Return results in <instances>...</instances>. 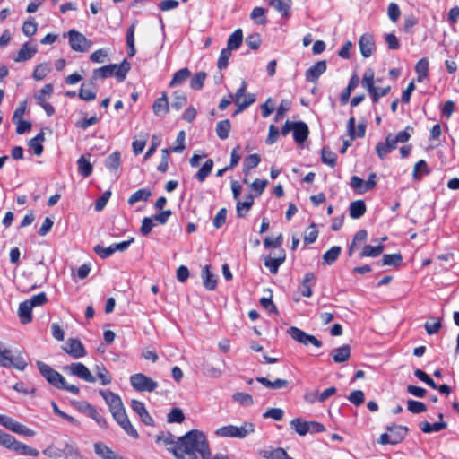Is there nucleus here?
<instances>
[{"label": "nucleus", "instance_id": "1", "mask_svg": "<svg viewBox=\"0 0 459 459\" xmlns=\"http://www.w3.org/2000/svg\"><path fill=\"white\" fill-rule=\"evenodd\" d=\"M173 454L178 459H230L225 454L212 456L205 435L197 429H193L180 437Z\"/></svg>", "mask_w": 459, "mask_h": 459}, {"label": "nucleus", "instance_id": "2", "mask_svg": "<svg viewBox=\"0 0 459 459\" xmlns=\"http://www.w3.org/2000/svg\"><path fill=\"white\" fill-rule=\"evenodd\" d=\"M131 68V65L126 59L119 65L111 64L94 69L92 71V81L115 76L119 82H123Z\"/></svg>", "mask_w": 459, "mask_h": 459}, {"label": "nucleus", "instance_id": "3", "mask_svg": "<svg viewBox=\"0 0 459 459\" xmlns=\"http://www.w3.org/2000/svg\"><path fill=\"white\" fill-rule=\"evenodd\" d=\"M255 430V427L252 422L245 421L240 426H222L221 428H218L214 433L216 436L221 437L243 439L247 436L253 434Z\"/></svg>", "mask_w": 459, "mask_h": 459}, {"label": "nucleus", "instance_id": "4", "mask_svg": "<svg viewBox=\"0 0 459 459\" xmlns=\"http://www.w3.org/2000/svg\"><path fill=\"white\" fill-rule=\"evenodd\" d=\"M0 367L3 368H14L19 370H24L27 367V362L20 351H13L7 349L0 342Z\"/></svg>", "mask_w": 459, "mask_h": 459}, {"label": "nucleus", "instance_id": "5", "mask_svg": "<svg viewBox=\"0 0 459 459\" xmlns=\"http://www.w3.org/2000/svg\"><path fill=\"white\" fill-rule=\"evenodd\" d=\"M387 433L382 434L378 438V443L381 445H396L400 443L408 432V428L402 425L387 426Z\"/></svg>", "mask_w": 459, "mask_h": 459}, {"label": "nucleus", "instance_id": "6", "mask_svg": "<svg viewBox=\"0 0 459 459\" xmlns=\"http://www.w3.org/2000/svg\"><path fill=\"white\" fill-rule=\"evenodd\" d=\"M99 394L102 396L112 417L126 411L125 406L120 396L110 390H100Z\"/></svg>", "mask_w": 459, "mask_h": 459}, {"label": "nucleus", "instance_id": "7", "mask_svg": "<svg viewBox=\"0 0 459 459\" xmlns=\"http://www.w3.org/2000/svg\"><path fill=\"white\" fill-rule=\"evenodd\" d=\"M131 385L138 392H152L158 387V383L142 373L130 377Z\"/></svg>", "mask_w": 459, "mask_h": 459}, {"label": "nucleus", "instance_id": "8", "mask_svg": "<svg viewBox=\"0 0 459 459\" xmlns=\"http://www.w3.org/2000/svg\"><path fill=\"white\" fill-rule=\"evenodd\" d=\"M37 367L40 374L50 385L58 389L60 386H64L65 377L59 372L41 361L37 362Z\"/></svg>", "mask_w": 459, "mask_h": 459}, {"label": "nucleus", "instance_id": "9", "mask_svg": "<svg viewBox=\"0 0 459 459\" xmlns=\"http://www.w3.org/2000/svg\"><path fill=\"white\" fill-rule=\"evenodd\" d=\"M69 44L74 51L86 52L91 48V41L81 32L70 30L67 32Z\"/></svg>", "mask_w": 459, "mask_h": 459}, {"label": "nucleus", "instance_id": "10", "mask_svg": "<svg viewBox=\"0 0 459 459\" xmlns=\"http://www.w3.org/2000/svg\"><path fill=\"white\" fill-rule=\"evenodd\" d=\"M75 406L79 411L94 420L100 428L108 429V425L106 419L97 411L93 405L87 402H82L77 403Z\"/></svg>", "mask_w": 459, "mask_h": 459}, {"label": "nucleus", "instance_id": "11", "mask_svg": "<svg viewBox=\"0 0 459 459\" xmlns=\"http://www.w3.org/2000/svg\"><path fill=\"white\" fill-rule=\"evenodd\" d=\"M288 333L290 335V337L299 342V343H302L304 345L312 344L317 348H320L322 346V342L316 338L314 335L307 334L301 329L291 326L288 329Z\"/></svg>", "mask_w": 459, "mask_h": 459}, {"label": "nucleus", "instance_id": "12", "mask_svg": "<svg viewBox=\"0 0 459 459\" xmlns=\"http://www.w3.org/2000/svg\"><path fill=\"white\" fill-rule=\"evenodd\" d=\"M64 370L72 375L76 376L79 378L88 382L94 383L96 378L92 376L89 368L81 362L72 363L64 368Z\"/></svg>", "mask_w": 459, "mask_h": 459}, {"label": "nucleus", "instance_id": "13", "mask_svg": "<svg viewBox=\"0 0 459 459\" xmlns=\"http://www.w3.org/2000/svg\"><path fill=\"white\" fill-rule=\"evenodd\" d=\"M0 424L18 434H22L27 437H33L35 435V431L32 429L4 415H0Z\"/></svg>", "mask_w": 459, "mask_h": 459}, {"label": "nucleus", "instance_id": "14", "mask_svg": "<svg viewBox=\"0 0 459 459\" xmlns=\"http://www.w3.org/2000/svg\"><path fill=\"white\" fill-rule=\"evenodd\" d=\"M272 254L273 256L269 255L264 258V265L272 273L276 274L278 273L279 267L285 261L286 254L283 249L273 251Z\"/></svg>", "mask_w": 459, "mask_h": 459}, {"label": "nucleus", "instance_id": "15", "mask_svg": "<svg viewBox=\"0 0 459 459\" xmlns=\"http://www.w3.org/2000/svg\"><path fill=\"white\" fill-rule=\"evenodd\" d=\"M113 419L129 437L134 439L139 437L137 430L130 422L126 411L116 415Z\"/></svg>", "mask_w": 459, "mask_h": 459}, {"label": "nucleus", "instance_id": "16", "mask_svg": "<svg viewBox=\"0 0 459 459\" xmlns=\"http://www.w3.org/2000/svg\"><path fill=\"white\" fill-rule=\"evenodd\" d=\"M64 351L74 359H80L86 355L82 343L77 339H68Z\"/></svg>", "mask_w": 459, "mask_h": 459}, {"label": "nucleus", "instance_id": "17", "mask_svg": "<svg viewBox=\"0 0 459 459\" xmlns=\"http://www.w3.org/2000/svg\"><path fill=\"white\" fill-rule=\"evenodd\" d=\"M131 408L132 410L137 413V415L140 417L141 420L148 426H153L154 420L147 411L145 405L143 403L137 401V400H132L131 402Z\"/></svg>", "mask_w": 459, "mask_h": 459}, {"label": "nucleus", "instance_id": "18", "mask_svg": "<svg viewBox=\"0 0 459 459\" xmlns=\"http://www.w3.org/2000/svg\"><path fill=\"white\" fill-rule=\"evenodd\" d=\"M359 47L364 57H369L375 50L373 36L369 33L363 34L359 40Z\"/></svg>", "mask_w": 459, "mask_h": 459}, {"label": "nucleus", "instance_id": "19", "mask_svg": "<svg viewBox=\"0 0 459 459\" xmlns=\"http://www.w3.org/2000/svg\"><path fill=\"white\" fill-rule=\"evenodd\" d=\"M78 96L80 99L86 101H91L96 99L97 86L92 79L90 82H84L81 85Z\"/></svg>", "mask_w": 459, "mask_h": 459}, {"label": "nucleus", "instance_id": "20", "mask_svg": "<svg viewBox=\"0 0 459 459\" xmlns=\"http://www.w3.org/2000/svg\"><path fill=\"white\" fill-rule=\"evenodd\" d=\"M65 459H86L74 441H67L62 449Z\"/></svg>", "mask_w": 459, "mask_h": 459}, {"label": "nucleus", "instance_id": "21", "mask_svg": "<svg viewBox=\"0 0 459 459\" xmlns=\"http://www.w3.org/2000/svg\"><path fill=\"white\" fill-rule=\"evenodd\" d=\"M326 70V62L325 60L318 61L306 71V80L308 82H316L319 76Z\"/></svg>", "mask_w": 459, "mask_h": 459}, {"label": "nucleus", "instance_id": "22", "mask_svg": "<svg viewBox=\"0 0 459 459\" xmlns=\"http://www.w3.org/2000/svg\"><path fill=\"white\" fill-rule=\"evenodd\" d=\"M36 53H37L36 46H33L30 43L26 42L22 46V48L18 51L17 56L15 57H13V60L15 62H24V61L31 59Z\"/></svg>", "mask_w": 459, "mask_h": 459}, {"label": "nucleus", "instance_id": "23", "mask_svg": "<svg viewBox=\"0 0 459 459\" xmlns=\"http://www.w3.org/2000/svg\"><path fill=\"white\" fill-rule=\"evenodd\" d=\"M308 127L302 121L293 122V138L297 143H304L308 135Z\"/></svg>", "mask_w": 459, "mask_h": 459}, {"label": "nucleus", "instance_id": "24", "mask_svg": "<svg viewBox=\"0 0 459 459\" xmlns=\"http://www.w3.org/2000/svg\"><path fill=\"white\" fill-rule=\"evenodd\" d=\"M316 276L313 273H305L301 285L299 286V291L304 297H311L313 294L312 287L315 285Z\"/></svg>", "mask_w": 459, "mask_h": 459}, {"label": "nucleus", "instance_id": "25", "mask_svg": "<svg viewBox=\"0 0 459 459\" xmlns=\"http://www.w3.org/2000/svg\"><path fill=\"white\" fill-rule=\"evenodd\" d=\"M291 0H270L269 5L274 8L284 18L290 14Z\"/></svg>", "mask_w": 459, "mask_h": 459}, {"label": "nucleus", "instance_id": "26", "mask_svg": "<svg viewBox=\"0 0 459 459\" xmlns=\"http://www.w3.org/2000/svg\"><path fill=\"white\" fill-rule=\"evenodd\" d=\"M331 354L335 363L346 362L351 357V347L348 344H344L339 348L333 349Z\"/></svg>", "mask_w": 459, "mask_h": 459}, {"label": "nucleus", "instance_id": "27", "mask_svg": "<svg viewBox=\"0 0 459 459\" xmlns=\"http://www.w3.org/2000/svg\"><path fill=\"white\" fill-rule=\"evenodd\" d=\"M204 286L208 290H215L217 286L216 276L210 271V265H205L202 270Z\"/></svg>", "mask_w": 459, "mask_h": 459}, {"label": "nucleus", "instance_id": "28", "mask_svg": "<svg viewBox=\"0 0 459 459\" xmlns=\"http://www.w3.org/2000/svg\"><path fill=\"white\" fill-rule=\"evenodd\" d=\"M347 131L351 140H354L356 137H363L366 133V126L362 123H359L357 126V131L355 130V118L354 117H350L347 123Z\"/></svg>", "mask_w": 459, "mask_h": 459}, {"label": "nucleus", "instance_id": "29", "mask_svg": "<svg viewBox=\"0 0 459 459\" xmlns=\"http://www.w3.org/2000/svg\"><path fill=\"white\" fill-rule=\"evenodd\" d=\"M169 105L168 102L166 93H163L160 98H158L153 105L152 110L156 116H164L169 112Z\"/></svg>", "mask_w": 459, "mask_h": 459}, {"label": "nucleus", "instance_id": "30", "mask_svg": "<svg viewBox=\"0 0 459 459\" xmlns=\"http://www.w3.org/2000/svg\"><path fill=\"white\" fill-rule=\"evenodd\" d=\"M256 381L261 383L264 386L270 388V389H282L286 388L289 385V382L285 379L277 378L274 381H270L266 377H256Z\"/></svg>", "mask_w": 459, "mask_h": 459}, {"label": "nucleus", "instance_id": "31", "mask_svg": "<svg viewBox=\"0 0 459 459\" xmlns=\"http://www.w3.org/2000/svg\"><path fill=\"white\" fill-rule=\"evenodd\" d=\"M32 308L33 307L31 306H30V303L27 300L20 303L19 309H18V315H19L22 324H28V323L31 322Z\"/></svg>", "mask_w": 459, "mask_h": 459}, {"label": "nucleus", "instance_id": "32", "mask_svg": "<svg viewBox=\"0 0 459 459\" xmlns=\"http://www.w3.org/2000/svg\"><path fill=\"white\" fill-rule=\"evenodd\" d=\"M415 72L417 74V81L421 82L428 77L429 74V60L426 57L420 59L415 65Z\"/></svg>", "mask_w": 459, "mask_h": 459}, {"label": "nucleus", "instance_id": "33", "mask_svg": "<svg viewBox=\"0 0 459 459\" xmlns=\"http://www.w3.org/2000/svg\"><path fill=\"white\" fill-rule=\"evenodd\" d=\"M93 447L96 455L101 459H112L113 455L116 454L115 451L102 442L94 443Z\"/></svg>", "mask_w": 459, "mask_h": 459}, {"label": "nucleus", "instance_id": "34", "mask_svg": "<svg viewBox=\"0 0 459 459\" xmlns=\"http://www.w3.org/2000/svg\"><path fill=\"white\" fill-rule=\"evenodd\" d=\"M366 204L362 200H357L350 204V216L352 219H359L366 212Z\"/></svg>", "mask_w": 459, "mask_h": 459}, {"label": "nucleus", "instance_id": "35", "mask_svg": "<svg viewBox=\"0 0 459 459\" xmlns=\"http://www.w3.org/2000/svg\"><path fill=\"white\" fill-rule=\"evenodd\" d=\"M243 41V33L241 29L236 30L228 39L227 48L230 50L238 49Z\"/></svg>", "mask_w": 459, "mask_h": 459}, {"label": "nucleus", "instance_id": "36", "mask_svg": "<svg viewBox=\"0 0 459 459\" xmlns=\"http://www.w3.org/2000/svg\"><path fill=\"white\" fill-rule=\"evenodd\" d=\"M359 83V78L357 75H353L349 83H348V86L346 87V89L342 92L341 96H340V102L342 105H345L348 101H349V99L351 97V91L357 87Z\"/></svg>", "mask_w": 459, "mask_h": 459}, {"label": "nucleus", "instance_id": "37", "mask_svg": "<svg viewBox=\"0 0 459 459\" xmlns=\"http://www.w3.org/2000/svg\"><path fill=\"white\" fill-rule=\"evenodd\" d=\"M152 195V191L149 188H141L135 191L128 199V204L133 205L141 201H147Z\"/></svg>", "mask_w": 459, "mask_h": 459}, {"label": "nucleus", "instance_id": "38", "mask_svg": "<svg viewBox=\"0 0 459 459\" xmlns=\"http://www.w3.org/2000/svg\"><path fill=\"white\" fill-rule=\"evenodd\" d=\"M190 75L191 72L189 71L188 68H182L177 71L169 82V86L175 87L178 85H181L186 79L190 77Z\"/></svg>", "mask_w": 459, "mask_h": 459}, {"label": "nucleus", "instance_id": "39", "mask_svg": "<svg viewBox=\"0 0 459 459\" xmlns=\"http://www.w3.org/2000/svg\"><path fill=\"white\" fill-rule=\"evenodd\" d=\"M447 427L446 422L439 421L434 424H430L428 421H422L420 423V428L424 433L438 432Z\"/></svg>", "mask_w": 459, "mask_h": 459}, {"label": "nucleus", "instance_id": "40", "mask_svg": "<svg viewBox=\"0 0 459 459\" xmlns=\"http://www.w3.org/2000/svg\"><path fill=\"white\" fill-rule=\"evenodd\" d=\"M341 247L338 246L332 247L327 250L322 256L325 264H333L339 257L341 254Z\"/></svg>", "mask_w": 459, "mask_h": 459}, {"label": "nucleus", "instance_id": "41", "mask_svg": "<svg viewBox=\"0 0 459 459\" xmlns=\"http://www.w3.org/2000/svg\"><path fill=\"white\" fill-rule=\"evenodd\" d=\"M259 454L266 459H286L288 455L287 452L281 447L272 450H262Z\"/></svg>", "mask_w": 459, "mask_h": 459}, {"label": "nucleus", "instance_id": "42", "mask_svg": "<svg viewBox=\"0 0 459 459\" xmlns=\"http://www.w3.org/2000/svg\"><path fill=\"white\" fill-rule=\"evenodd\" d=\"M230 127L231 125L229 119L218 122L216 126V133L218 137L221 140H226L229 137Z\"/></svg>", "mask_w": 459, "mask_h": 459}, {"label": "nucleus", "instance_id": "43", "mask_svg": "<svg viewBox=\"0 0 459 459\" xmlns=\"http://www.w3.org/2000/svg\"><path fill=\"white\" fill-rule=\"evenodd\" d=\"M77 164L78 172L82 177L87 178L92 173V165L84 156H81L78 159Z\"/></svg>", "mask_w": 459, "mask_h": 459}, {"label": "nucleus", "instance_id": "44", "mask_svg": "<svg viewBox=\"0 0 459 459\" xmlns=\"http://www.w3.org/2000/svg\"><path fill=\"white\" fill-rule=\"evenodd\" d=\"M53 85L51 83H48L41 90L35 93V100L38 103L46 102L47 99L50 98V96L53 94Z\"/></svg>", "mask_w": 459, "mask_h": 459}, {"label": "nucleus", "instance_id": "45", "mask_svg": "<svg viewBox=\"0 0 459 459\" xmlns=\"http://www.w3.org/2000/svg\"><path fill=\"white\" fill-rule=\"evenodd\" d=\"M134 30L135 24L133 23L126 31V45L128 48V56L130 57L135 55V48H134Z\"/></svg>", "mask_w": 459, "mask_h": 459}, {"label": "nucleus", "instance_id": "46", "mask_svg": "<svg viewBox=\"0 0 459 459\" xmlns=\"http://www.w3.org/2000/svg\"><path fill=\"white\" fill-rule=\"evenodd\" d=\"M51 72V65L48 63L38 65L33 72V78L36 81L43 80Z\"/></svg>", "mask_w": 459, "mask_h": 459}, {"label": "nucleus", "instance_id": "47", "mask_svg": "<svg viewBox=\"0 0 459 459\" xmlns=\"http://www.w3.org/2000/svg\"><path fill=\"white\" fill-rule=\"evenodd\" d=\"M290 425L299 436H305L308 433L307 421H302L299 418L291 420Z\"/></svg>", "mask_w": 459, "mask_h": 459}, {"label": "nucleus", "instance_id": "48", "mask_svg": "<svg viewBox=\"0 0 459 459\" xmlns=\"http://www.w3.org/2000/svg\"><path fill=\"white\" fill-rule=\"evenodd\" d=\"M213 168L212 160H207L195 175L199 182H204Z\"/></svg>", "mask_w": 459, "mask_h": 459}, {"label": "nucleus", "instance_id": "49", "mask_svg": "<svg viewBox=\"0 0 459 459\" xmlns=\"http://www.w3.org/2000/svg\"><path fill=\"white\" fill-rule=\"evenodd\" d=\"M361 85L363 88H365L368 91H373L375 89H377L374 86V72L371 69H368L365 71Z\"/></svg>", "mask_w": 459, "mask_h": 459}, {"label": "nucleus", "instance_id": "50", "mask_svg": "<svg viewBox=\"0 0 459 459\" xmlns=\"http://www.w3.org/2000/svg\"><path fill=\"white\" fill-rule=\"evenodd\" d=\"M383 250H384L383 245H377L376 247H372L370 245H366L363 247L360 256H362V257H377L383 252Z\"/></svg>", "mask_w": 459, "mask_h": 459}, {"label": "nucleus", "instance_id": "51", "mask_svg": "<svg viewBox=\"0 0 459 459\" xmlns=\"http://www.w3.org/2000/svg\"><path fill=\"white\" fill-rule=\"evenodd\" d=\"M322 162L333 168L336 165V154L329 148L324 147L321 152Z\"/></svg>", "mask_w": 459, "mask_h": 459}, {"label": "nucleus", "instance_id": "52", "mask_svg": "<svg viewBox=\"0 0 459 459\" xmlns=\"http://www.w3.org/2000/svg\"><path fill=\"white\" fill-rule=\"evenodd\" d=\"M95 372L103 385H109L111 383L112 377L103 365H97L95 367Z\"/></svg>", "mask_w": 459, "mask_h": 459}, {"label": "nucleus", "instance_id": "53", "mask_svg": "<svg viewBox=\"0 0 459 459\" xmlns=\"http://www.w3.org/2000/svg\"><path fill=\"white\" fill-rule=\"evenodd\" d=\"M13 451L18 452L22 455H30V456H34V457H36L39 455V452L37 449L30 447L25 444H22L19 441H17V443H15V447H14Z\"/></svg>", "mask_w": 459, "mask_h": 459}, {"label": "nucleus", "instance_id": "54", "mask_svg": "<svg viewBox=\"0 0 459 459\" xmlns=\"http://www.w3.org/2000/svg\"><path fill=\"white\" fill-rule=\"evenodd\" d=\"M105 166L109 170H117L120 166V153L118 152H112L105 160Z\"/></svg>", "mask_w": 459, "mask_h": 459}, {"label": "nucleus", "instance_id": "55", "mask_svg": "<svg viewBox=\"0 0 459 459\" xmlns=\"http://www.w3.org/2000/svg\"><path fill=\"white\" fill-rule=\"evenodd\" d=\"M254 196L250 195V201H238L237 202V215L239 218L244 217L253 205Z\"/></svg>", "mask_w": 459, "mask_h": 459}, {"label": "nucleus", "instance_id": "56", "mask_svg": "<svg viewBox=\"0 0 459 459\" xmlns=\"http://www.w3.org/2000/svg\"><path fill=\"white\" fill-rule=\"evenodd\" d=\"M291 103L289 100H282L277 108L274 121L278 122L283 118L285 114L290 110Z\"/></svg>", "mask_w": 459, "mask_h": 459}, {"label": "nucleus", "instance_id": "57", "mask_svg": "<svg viewBox=\"0 0 459 459\" xmlns=\"http://www.w3.org/2000/svg\"><path fill=\"white\" fill-rule=\"evenodd\" d=\"M108 56V50L107 48H100L91 54L90 59L93 63L102 64L105 63Z\"/></svg>", "mask_w": 459, "mask_h": 459}, {"label": "nucleus", "instance_id": "58", "mask_svg": "<svg viewBox=\"0 0 459 459\" xmlns=\"http://www.w3.org/2000/svg\"><path fill=\"white\" fill-rule=\"evenodd\" d=\"M186 101H187V99H186V95L183 92L177 91L173 94V100L171 102V107H172V108L178 110L186 104Z\"/></svg>", "mask_w": 459, "mask_h": 459}, {"label": "nucleus", "instance_id": "59", "mask_svg": "<svg viewBox=\"0 0 459 459\" xmlns=\"http://www.w3.org/2000/svg\"><path fill=\"white\" fill-rule=\"evenodd\" d=\"M203 372L205 376L212 378H219L222 375V369L215 368L207 362L203 364Z\"/></svg>", "mask_w": 459, "mask_h": 459}, {"label": "nucleus", "instance_id": "60", "mask_svg": "<svg viewBox=\"0 0 459 459\" xmlns=\"http://www.w3.org/2000/svg\"><path fill=\"white\" fill-rule=\"evenodd\" d=\"M17 440L12 435L0 430V445L13 450Z\"/></svg>", "mask_w": 459, "mask_h": 459}, {"label": "nucleus", "instance_id": "61", "mask_svg": "<svg viewBox=\"0 0 459 459\" xmlns=\"http://www.w3.org/2000/svg\"><path fill=\"white\" fill-rule=\"evenodd\" d=\"M205 78H206V74L204 72H199V73L195 74L190 81L191 89L201 90L204 86Z\"/></svg>", "mask_w": 459, "mask_h": 459}, {"label": "nucleus", "instance_id": "62", "mask_svg": "<svg viewBox=\"0 0 459 459\" xmlns=\"http://www.w3.org/2000/svg\"><path fill=\"white\" fill-rule=\"evenodd\" d=\"M403 257L400 254L384 255L382 265L396 266L401 264Z\"/></svg>", "mask_w": 459, "mask_h": 459}, {"label": "nucleus", "instance_id": "63", "mask_svg": "<svg viewBox=\"0 0 459 459\" xmlns=\"http://www.w3.org/2000/svg\"><path fill=\"white\" fill-rule=\"evenodd\" d=\"M407 409L411 413L417 414L426 411L427 406L422 403L415 400H408Z\"/></svg>", "mask_w": 459, "mask_h": 459}, {"label": "nucleus", "instance_id": "64", "mask_svg": "<svg viewBox=\"0 0 459 459\" xmlns=\"http://www.w3.org/2000/svg\"><path fill=\"white\" fill-rule=\"evenodd\" d=\"M185 420L184 413L179 408H173L167 416V420L169 423H181Z\"/></svg>", "mask_w": 459, "mask_h": 459}]
</instances>
